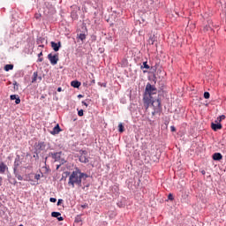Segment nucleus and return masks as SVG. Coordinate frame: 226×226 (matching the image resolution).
Here are the masks:
<instances>
[{"mask_svg": "<svg viewBox=\"0 0 226 226\" xmlns=\"http://www.w3.org/2000/svg\"><path fill=\"white\" fill-rule=\"evenodd\" d=\"M17 178L19 179V181H23L24 177H22V176L19 175L17 177Z\"/></svg>", "mask_w": 226, "mask_h": 226, "instance_id": "30", "label": "nucleus"}, {"mask_svg": "<svg viewBox=\"0 0 226 226\" xmlns=\"http://www.w3.org/2000/svg\"><path fill=\"white\" fill-rule=\"evenodd\" d=\"M36 80H39L40 82H41V76L38 77V72H34L33 79H32V83L36 82Z\"/></svg>", "mask_w": 226, "mask_h": 226, "instance_id": "10", "label": "nucleus"}, {"mask_svg": "<svg viewBox=\"0 0 226 226\" xmlns=\"http://www.w3.org/2000/svg\"><path fill=\"white\" fill-rule=\"evenodd\" d=\"M42 62H43V57L40 56V57L38 58V63H42Z\"/></svg>", "mask_w": 226, "mask_h": 226, "instance_id": "32", "label": "nucleus"}, {"mask_svg": "<svg viewBox=\"0 0 226 226\" xmlns=\"http://www.w3.org/2000/svg\"><path fill=\"white\" fill-rule=\"evenodd\" d=\"M202 174H206V171H202Z\"/></svg>", "mask_w": 226, "mask_h": 226, "instance_id": "44", "label": "nucleus"}, {"mask_svg": "<svg viewBox=\"0 0 226 226\" xmlns=\"http://www.w3.org/2000/svg\"><path fill=\"white\" fill-rule=\"evenodd\" d=\"M51 47L55 52H59V49H61V42L56 43L55 41H51Z\"/></svg>", "mask_w": 226, "mask_h": 226, "instance_id": "7", "label": "nucleus"}, {"mask_svg": "<svg viewBox=\"0 0 226 226\" xmlns=\"http://www.w3.org/2000/svg\"><path fill=\"white\" fill-rule=\"evenodd\" d=\"M211 128L212 130H214V132H218V130H222V124L212 123Z\"/></svg>", "mask_w": 226, "mask_h": 226, "instance_id": "8", "label": "nucleus"}, {"mask_svg": "<svg viewBox=\"0 0 226 226\" xmlns=\"http://www.w3.org/2000/svg\"><path fill=\"white\" fill-rule=\"evenodd\" d=\"M149 70V64H147V62H144L143 65H141V70L142 69Z\"/></svg>", "mask_w": 226, "mask_h": 226, "instance_id": "20", "label": "nucleus"}, {"mask_svg": "<svg viewBox=\"0 0 226 226\" xmlns=\"http://www.w3.org/2000/svg\"><path fill=\"white\" fill-rule=\"evenodd\" d=\"M82 105H85V107H88L89 106V104H87V102H84V101H82Z\"/></svg>", "mask_w": 226, "mask_h": 226, "instance_id": "33", "label": "nucleus"}, {"mask_svg": "<svg viewBox=\"0 0 226 226\" xmlns=\"http://www.w3.org/2000/svg\"><path fill=\"white\" fill-rule=\"evenodd\" d=\"M41 56H43V52L38 54V57H41Z\"/></svg>", "mask_w": 226, "mask_h": 226, "instance_id": "37", "label": "nucleus"}, {"mask_svg": "<svg viewBox=\"0 0 226 226\" xmlns=\"http://www.w3.org/2000/svg\"><path fill=\"white\" fill-rule=\"evenodd\" d=\"M156 103H157L158 107H160V100H157Z\"/></svg>", "mask_w": 226, "mask_h": 226, "instance_id": "40", "label": "nucleus"}, {"mask_svg": "<svg viewBox=\"0 0 226 226\" xmlns=\"http://www.w3.org/2000/svg\"><path fill=\"white\" fill-rule=\"evenodd\" d=\"M6 169H8V166H6L4 162H0V172L2 174H4V172H6Z\"/></svg>", "mask_w": 226, "mask_h": 226, "instance_id": "13", "label": "nucleus"}, {"mask_svg": "<svg viewBox=\"0 0 226 226\" xmlns=\"http://www.w3.org/2000/svg\"><path fill=\"white\" fill-rule=\"evenodd\" d=\"M51 216L53 218H57L58 222H63V220H64V218L61 216V213L59 212H52Z\"/></svg>", "mask_w": 226, "mask_h": 226, "instance_id": "6", "label": "nucleus"}, {"mask_svg": "<svg viewBox=\"0 0 226 226\" xmlns=\"http://www.w3.org/2000/svg\"><path fill=\"white\" fill-rule=\"evenodd\" d=\"M25 181L33 182V173L26 175Z\"/></svg>", "mask_w": 226, "mask_h": 226, "instance_id": "15", "label": "nucleus"}, {"mask_svg": "<svg viewBox=\"0 0 226 226\" xmlns=\"http://www.w3.org/2000/svg\"><path fill=\"white\" fill-rule=\"evenodd\" d=\"M92 84H95V80L94 79L92 80Z\"/></svg>", "mask_w": 226, "mask_h": 226, "instance_id": "43", "label": "nucleus"}, {"mask_svg": "<svg viewBox=\"0 0 226 226\" xmlns=\"http://www.w3.org/2000/svg\"><path fill=\"white\" fill-rule=\"evenodd\" d=\"M81 207H83V209H86V207H87V204L82 205Z\"/></svg>", "mask_w": 226, "mask_h": 226, "instance_id": "36", "label": "nucleus"}, {"mask_svg": "<svg viewBox=\"0 0 226 226\" xmlns=\"http://www.w3.org/2000/svg\"><path fill=\"white\" fill-rule=\"evenodd\" d=\"M218 121H223V119H225V116L224 115H222L220 117H217Z\"/></svg>", "mask_w": 226, "mask_h": 226, "instance_id": "23", "label": "nucleus"}, {"mask_svg": "<svg viewBox=\"0 0 226 226\" xmlns=\"http://www.w3.org/2000/svg\"><path fill=\"white\" fill-rule=\"evenodd\" d=\"M118 132H120V133H123V132H124V125H123V124H118Z\"/></svg>", "mask_w": 226, "mask_h": 226, "instance_id": "18", "label": "nucleus"}, {"mask_svg": "<svg viewBox=\"0 0 226 226\" xmlns=\"http://www.w3.org/2000/svg\"><path fill=\"white\" fill-rule=\"evenodd\" d=\"M71 86L72 87L79 88V87H80V82L77 81V80H73V81L71 82Z\"/></svg>", "mask_w": 226, "mask_h": 226, "instance_id": "14", "label": "nucleus"}, {"mask_svg": "<svg viewBox=\"0 0 226 226\" xmlns=\"http://www.w3.org/2000/svg\"><path fill=\"white\" fill-rule=\"evenodd\" d=\"M48 59L50 62V64H52L53 66H56V64H57L59 61V54L49 53L48 55Z\"/></svg>", "mask_w": 226, "mask_h": 226, "instance_id": "5", "label": "nucleus"}, {"mask_svg": "<svg viewBox=\"0 0 226 226\" xmlns=\"http://www.w3.org/2000/svg\"><path fill=\"white\" fill-rule=\"evenodd\" d=\"M17 167H19V164H17V162H15L14 170H17Z\"/></svg>", "mask_w": 226, "mask_h": 226, "instance_id": "39", "label": "nucleus"}, {"mask_svg": "<svg viewBox=\"0 0 226 226\" xmlns=\"http://www.w3.org/2000/svg\"><path fill=\"white\" fill-rule=\"evenodd\" d=\"M223 155H222V154L220 153H215L213 154V160H215V162H220V160H222Z\"/></svg>", "mask_w": 226, "mask_h": 226, "instance_id": "12", "label": "nucleus"}, {"mask_svg": "<svg viewBox=\"0 0 226 226\" xmlns=\"http://www.w3.org/2000/svg\"><path fill=\"white\" fill-rule=\"evenodd\" d=\"M150 41H151V44L153 45L154 41H153V39H150Z\"/></svg>", "mask_w": 226, "mask_h": 226, "instance_id": "41", "label": "nucleus"}, {"mask_svg": "<svg viewBox=\"0 0 226 226\" xmlns=\"http://www.w3.org/2000/svg\"><path fill=\"white\" fill-rule=\"evenodd\" d=\"M170 128H171V132H176V127L171 126Z\"/></svg>", "mask_w": 226, "mask_h": 226, "instance_id": "35", "label": "nucleus"}, {"mask_svg": "<svg viewBox=\"0 0 226 226\" xmlns=\"http://www.w3.org/2000/svg\"><path fill=\"white\" fill-rule=\"evenodd\" d=\"M61 132V127L59 126V124H57L52 130L51 135H57Z\"/></svg>", "mask_w": 226, "mask_h": 226, "instance_id": "11", "label": "nucleus"}, {"mask_svg": "<svg viewBox=\"0 0 226 226\" xmlns=\"http://www.w3.org/2000/svg\"><path fill=\"white\" fill-rule=\"evenodd\" d=\"M16 101H15V103H16V105H19V103H20V98L19 97H16V99H15Z\"/></svg>", "mask_w": 226, "mask_h": 226, "instance_id": "26", "label": "nucleus"}, {"mask_svg": "<svg viewBox=\"0 0 226 226\" xmlns=\"http://www.w3.org/2000/svg\"><path fill=\"white\" fill-rule=\"evenodd\" d=\"M16 99H17V95L15 94L11 95V100H16Z\"/></svg>", "mask_w": 226, "mask_h": 226, "instance_id": "31", "label": "nucleus"}, {"mask_svg": "<svg viewBox=\"0 0 226 226\" xmlns=\"http://www.w3.org/2000/svg\"><path fill=\"white\" fill-rule=\"evenodd\" d=\"M209 96H211V94H209V92H205V93H204V98H205V100H209Z\"/></svg>", "mask_w": 226, "mask_h": 226, "instance_id": "21", "label": "nucleus"}, {"mask_svg": "<svg viewBox=\"0 0 226 226\" xmlns=\"http://www.w3.org/2000/svg\"><path fill=\"white\" fill-rule=\"evenodd\" d=\"M64 200H58L57 201V206H61V204H63Z\"/></svg>", "mask_w": 226, "mask_h": 226, "instance_id": "29", "label": "nucleus"}, {"mask_svg": "<svg viewBox=\"0 0 226 226\" xmlns=\"http://www.w3.org/2000/svg\"><path fill=\"white\" fill-rule=\"evenodd\" d=\"M61 91H63V88L58 87V88H57V92H58V93H61Z\"/></svg>", "mask_w": 226, "mask_h": 226, "instance_id": "38", "label": "nucleus"}, {"mask_svg": "<svg viewBox=\"0 0 226 226\" xmlns=\"http://www.w3.org/2000/svg\"><path fill=\"white\" fill-rule=\"evenodd\" d=\"M168 199H169V200H174V195H172V193H170L168 195Z\"/></svg>", "mask_w": 226, "mask_h": 226, "instance_id": "25", "label": "nucleus"}, {"mask_svg": "<svg viewBox=\"0 0 226 226\" xmlns=\"http://www.w3.org/2000/svg\"><path fill=\"white\" fill-rule=\"evenodd\" d=\"M49 202H57V200L56 198H50Z\"/></svg>", "mask_w": 226, "mask_h": 226, "instance_id": "27", "label": "nucleus"}, {"mask_svg": "<svg viewBox=\"0 0 226 226\" xmlns=\"http://www.w3.org/2000/svg\"><path fill=\"white\" fill-rule=\"evenodd\" d=\"M82 97H83L82 94H79V95H78V98H82Z\"/></svg>", "mask_w": 226, "mask_h": 226, "instance_id": "42", "label": "nucleus"}, {"mask_svg": "<svg viewBox=\"0 0 226 226\" xmlns=\"http://www.w3.org/2000/svg\"><path fill=\"white\" fill-rule=\"evenodd\" d=\"M3 185V177H0V186Z\"/></svg>", "mask_w": 226, "mask_h": 226, "instance_id": "34", "label": "nucleus"}, {"mask_svg": "<svg viewBox=\"0 0 226 226\" xmlns=\"http://www.w3.org/2000/svg\"><path fill=\"white\" fill-rule=\"evenodd\" d=\"M47 147V145L43 141H39L38 143L34 144V149H35V154L37 155L41 153V151H45V148Z\"/></svg>", "mask_w": 226, "mask_h": 226, "instance_id": "3", "label": "nucleus"}, {"mask_svg": "<svg viewBox=\"0 0 226 226\" xmlns=\"http://www.w3.org/2000/svg\"><path fill=\"white\" fill-rule=\"evenodd\" d=\"M78 38H79V40H81V41H84V40H86V35H85V34H79L78 35Z\"/></svg>", "mask_w": 226, "mask_h": 226, "instance_id": "19", "label": "nucleus"}, {"mask_svg": "<svg viewBox=\"0 0 226 226\" xmlns=\"http://www.w3.org/2000/svg\"><path fill=\"white\" fill-rule=\"evenodd\" d=\"M156 93H158L156 87L151 85L150 83H147L143 96V102L146 110L149 109V105H154V100L153 99V95L156 94Z\"/></svg>", "mask_w": 226, "mask_h": 226, "instance_id": "1", "label": "nucleus"}, {"mask_svg": "<svg viewBox=\"0 0 226 226\" xmlns=\"http://www.w3.org/2000/svg\"><path fill=\"white\" fill-rule=\"evenodd\" d=\"M71 17L73 20H77V19H79V15L77 14V12L75 11H73L72 13H71Z\"/></svg>", "mask_w": 226, "mask_h": 226, "instance_id": "16", "label": "nucleus"}, {"mask_svg": "<svg viewBox=\"0 0 226 226\" xmlns=\"http://www.w3.org/2000/svg\"><path fill=\"white\" fill-rule=\"evenodd\" d=\"M85 177H88L87 174L83 173L79 170V168H76L74 171L72 172V174L69 177L68 185L69 186H72V188H75V185L78 186H82V179Z\"/></svg>", "mask_w": 226, "mask_h": 226, "instance_id": "2", "label": "nucleus"}, {"mask_svg": "<svg viewBox=\"0 0 226 226\" xmlns=\"http://www.w3.org/2000/svg\"><path fill=\"white\" fill-rule=\"evenodd\" d=\"M40 177H41V176L40 174L34 175V179H36V181H40Z\"/></svg>", "mask_w": 226, "mask_h": 226, "instance_id": "24", "label": "nucleus"}, {"mask_svg": "<svg viewBox=\"0 0 226 226\" xmlns=\"http://www.w3.org/2000/svg\"><path fill=\"white\" fill-rule=\"evenodd\" d=\"M5 72H10V70H13V64H6L4 68Z\"/></svg>", "mask_w": 226, "mask_h": 226, "instance_id": "17", "label": "nucleus"}, {"mask_svg": "<svg viewBox=\"0 0 226 226\" xmlns=\"http://www.w3.org/2000/svg\"><path fill=\"white\" fill-rule=\"evenodd\" d=\"M78 116H79V117H82V116H84V109H80L78 111Z\"/></svg>", "mask_w": 226, "mask_h": 226, "instance_id": "22", "label": "nucleus"}, {"mask_svg": "<svg viewBox=\"0 0 226 226\" xmlns=\"http://www.w3.org/2000/svg\"><path fill=\"white\" fill-rule=\"evenodd\" d=\"M80 163H89V156H87V151L79 150V158Z\"/></svg>", "mask_w": 226, "mask_h": 226, "instance_id": "4", "label": "nucleus"}, {"mask_svg": "<svg viewBox=\"0 0 226 226\" xmlns=\"http://www.w3.org/2000/svg\"><path fill=\"white\" fill-rule=\"evenodd\" d=\"M61 154H62V152H56L55 154H51V156L53 160H55V162H59V160H61Z\"/></svg>", "mask_w": 226, "mask_h": 226, "instance_id": "9", "label": "nucleus"}, {"mask_svg": "<svg viewBox=\"0 0 226 226\" xmlns=\"http://www.w3.org/2000/svg\"><path fill=\"white\" fill-rule=\"evenodd\" d=\"M222 122L218 120V118H216V120L215 121L214 124H222Z\"/></svg>", "mask_w": 226, "mask_h": 226, "instance_id": "28", "label": "nucleus"}]
</instances>
